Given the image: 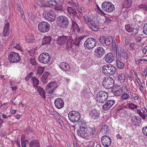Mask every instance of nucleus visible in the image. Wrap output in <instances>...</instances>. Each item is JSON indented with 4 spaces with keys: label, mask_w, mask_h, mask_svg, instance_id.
<instances>
[{
    "label": "nucleus",
    "mask_w": 147,
    "mask_h": 147,
    "mask_svg": "<svg viewBox=\"0 0 147 147\" xmlns=\"http://www.w3.org/2000/svg\"><path fill=\"white\" fill-rule=\"evenodd\" d=\"M57 39V43L60 45H62L65 44L67 42L66 48L69 50L74 46H78L80 40L84 38L83 37L77 38L76 36L74 34L67 36H62L59 37Z\"/></svg>",
    "instance_id": "1"
},
{
    "label": "nucleus",
    "mask_w": 147,
    "mask_h": 147,
    "mask_svg": "<svg viewBox=\"0 0 147 147\" xmlns=\"http://www.w3.org/2000/svg\"><path fill=\"white\" fill-rule=\"evenodd\" d=\"M77 130V134L78 136L83 138H92L94 136L97 131L95 127L93 128H86L80 127Z\"/></svg>",
    "instance_id": "2"
},
{
    "label": "nucleus",
    "mask_w": 147,
    "mask_h": 147,
    "mask_svg": "<svg viewBox=\"0 0 147 147\" xmlns=\"http://www.w3.org/2000/svg\"><path fill=\"white\" fill-rule=\"evenodd\" d=\"M83 18L84 24L88 25L89 28L94 31H98V22L95 17H89L85 14Z\"/></svg>",
    "instance_id": "3"
},
{
    "label": "nucleus",
    "mask_w": 147,
    "mask_h": 147,
    "mask_svg": "<svg viewBox=\"0 0 147 147\" xmlns=\"http://www.w3.org/2000/svg\"><path fill=\"white\" fill-rule=\"evenodd\" d=\"M42 16L45 19L50 22L54 21L56 18V14L54 11L51 9L44 10Z\"/></svg>",
    "instance_id": "4"
},
{
    "label": "nucleus",
    "mask_w": 147,
    "mask_h": 147,
    "mask_svg": "<svg viewBox=\"0 0 147 147\" xmlns=\"http://www.w3.org/2000/svg\"><path fill=\"white\" fill-rule=\"evenodd\" d=\"M58 25L61 28H66L69 24V21L68 18L64 16H61L58 17L57 18Z\"/></svg>",
    "instance_id": "5"
},
{
    "label": "nucleus",
    "mask_w": 147,
    "mask_h": 147,
    "mask_svg": "<svg viewBox=\"0 0 147 147\" xmlns=\"http://www.w3.org/2000/svg\"><path fill=\"white\" fill-rule=\"evenodd\" d=\"M126 30L129 32H131L133 35H136L138 33L139 28L134 22L125 26Z\"/></svg>",
    "instance_id": "6"
},
{
    "label": "nucleus",
    "mask_w": 147,
    "mask_h": 147,
    "mask_svg": "<svg viewBox=\"0 0 147 147\" xmlns=\"http://www.w3.org/2000/svg\"><path fill=\"white\" fill-rule=\"evenodd\" d=\"M108 94L107 92L101 91L98 92L96 95V100L97 102L100 103H104L108 99Z\"/></svg>",
    "instance_id": "7"
},
{
    "label": "nucleus",
    "mask_w": 147,
    "mask_h": 147,
    "mask_svg": "<svg viewBox=\"0 0 147 147\" xmlns=\"http://www.w3.org/2000/svg\"><path fill=\"white\" fill-rule=\"evenodd\" d=\"M81 115L79 112L76 111H72L68 114L69 120L72 122L74 123L79 120Z\"/></svg>",
    "instance_id": "8"
},
{
    "label": "nucleus",
    "mask_w": 147,
    "mask_h": 147,
    "mask_svg": "<svg viewBox=\"0 0 147 147\" xmlns=\"http://www.w3.org/2000/svg\"><path fill=\"white\" fill-rule=\"evenodd\" d=\"M104 87L107 89H111L114 86V82L113 79L110 76L104 78L102 81Z\"/></svg>",
    "instance_id": "9"
},
{
    "label": "nucleus",
    "mask_w": 147,
    "mask_h": 147,
    "mask_svg": "<svg viewBox=\"0 0 147 147\" xmlns=\"http://www.w3.org/2000/svg\"><path fill=\"white\" fill-rule=\"evenodd\" d=\"M102 8L105 11L111 13L115 9L114 5L110 2H104L102 4Z\"/></svg>",
    "instance_id": "10"
},
{
    "label": "nucleus",
    "mask_w": 147,
    "mask_h": 147,
    "mask_svg": "<svg viewBox=\"0 0 147 147\" xmlns=\"http://www.w3.org/2000/svg\"><path fill=\"white\" fill-rule=\"evenodd\" d=\"M96 41L92 38H88L84 44V47L86 49H90L93 48L96 45Z\"/></svg>",
    "instance_id": "11"
},
{
    "label": "nucleus",
    "mask_w": 147,
    "mask_h": 147,
    "mask_svg": "<svg viewBox=\"0 0 147 147\" xmlns=\"http://www.w3.org/2000/svg\"><path fill=\"white\" fill-rule=\"evenodd\" d=\"M8 59L11 63H17L20 60V58L19 54L14 52H10L9 54Z\"/></svg>",
    "instance_id": "12"
},
{
    "label": "nucleus",
    "mask_w": 147,
    "mask_h": 147,
    "mask_svg": "<svg viewBox=\"0 0 147 147\" xmlns=\"http://www.w3.org/2000/svg\"><path fill=\"white\" fill-rule=\"evenodd\" d=\"M50 27L49 24L46 22H42L38 25L39 31L43 33L48 32L50 29Z\"/></svg>",
    "instance_id": "13"
},
{
    "label": "nucleus",
    "mask_w": 147,
    "mask_h": 147,
    "mask_svg": "<svg viewBox=\"0 0 147 147\" xmlns=\"http://www.w3.org/2000/svg\"><path fill=\"white\" fill-rule=\"evenodd\" d=\"M51 59L50 56L48 53H44L41 54L38 57L40 62L42 63L47 64L48 63Z\"/></svg>",
    "instance_id": "14"
},
{
    "label": "nucleus",
    "mask_w": 147,
    "mask_h": 147,
    "mask_svg": "<svg viewBox=\"0 0 147 147\" xmlns=\"http://www.w3.org/2000/svg\"><path fill=\"white\" fill-rule=\"evenodd\" d=\"M72 7L69 6L67 7V10L71 17V20L73 19L74 20H78L80 16L79 13L72 9Z\"/></svg>",
    "instance_id": "15"
},
{
    "label": "nucleus",
    "mask_w": 147,
    "mask_h": 147,
    "mask_svg": "<svg viewBox=\"0 0 147 147\" xmlns=\"http://www.w3.org/2000/svg\"><path fill=\"white\" fill-rule=\"evenodd\" d=\"M101 141L102 145L105 147L109 146L111 142V138L107 135L103 136L101 138Z\"/></svg>",
    "instance_id": "16"
},
{
    "label": "nucleus",
    "mask_w": 147,
    "mask_h": 147,
    "mask_svg": "<svg viewBox=\"0 0 147 147\" xmlns=\"http://www.w3.org/2000/svg\"><path fill=\"white\" fill-rule=\"evenodd\" d=\"M57 84L54 81L49 82L46 87L48 92L50 94L52 93L55 89L57 87Z\"/></svg>",
    "instance_id": "17"
},
{
    "label": "nucleus",
    "mask_w": 147,
    "mask_h": 147,
    "mask_svg": "<svg viewBox=\"0 0 147 147\" xmlns=\"http://www.w3.org/2000/svg\"><path fill=\"white\" fill-rule=\"evenodd\" d=\"M118 58H120L121 60L127 59L128 58V55L126 49L122 48L120 50L119 53L117 54Z\"/></svg>",
    "instance_id": "18"
},
{
    "label": "nucleus",
    "mask_w": 147,
    "mask_h": 147,
    "mask_svg": "<svg viewBox=\"0 0 147 147\" xmlns=\"http://www.w3.org/2000/svg\"><path fill=\"white\" fill-rule=\"evenodd\" d=\"M100 113L96 109H93L90 111L89 115L91 119L97 121L99 118Z\"/></svg>",
    "instance_id": "19"
},
{
    "label": "nucleus",
    "mask_w": 147,
    "mask_h": 147,
    "mask_svg": "<svg viewBox=\"0 0 147 147\" xmlns=\"http://www.w3.org/2000/svg\"><path fill=\"white\" fill-rule=\"evenodd\" d=\"M105 52V50L102 47H97L95 51V56L98 58H101Z\"/></svg>",
    "instance_id": "20"
},
{
    "label": "nucleus",
    "mask_w": 147,
    "mask_h": 147,
    "mask_svg": "<svg viewBox=\"0 0 147 147\" xmlns=\"http://www.w3.org/2000/svg\"><path fill=\"white\" fill-rule=\"evenodd\" d=\"M104 59L106 63H111L114 61L115 56L113 53L110 52L105 56Z\"/></svg>",
    "instance_id": "21"
},
{
    "label": "nucleus",
    "mask_w": 147,
    "mask_h": 147,
    "mask_svg": "<svg viewBox=\"0 0 147 147\" xmlns=\"http://www.w3.org/2000/svg\"><path fill=\"white\" fill-rule=\"evenodd\" d=\"M51 76L50 74L48 72L45 71L41 77V80L44 84H46L49 80L51 79Z\"/></svg>",
    "instance_id": "22"
},
{
    "label": "nucleus",
    "mask_w": 147,
    "mask_h": 147,
    "mask_svg": "<svg viewBox=\"0 0 147 147\" xmlns=\"http://www.w3.org/2000/svg\"><path fill=\"white\" fill-rule=\"evenodd\" d=\"M54 104L55 107L58 109L62 108L64 105V102L63 100L60 98L56 99L55 100Z\"/></svg>",
    "instance_id": "23"
},
{
    "label": "nucleus",
    "mask_w": 147,
    "mask_h": 147,
    "mask_svg": "<svg viewBox=\"0 0 147 147\" xmlns=\"http://www.w3.org/2000/svg\"><path fill=\"white\" fill-rule=\"evenodd\" d=\"M115 101L114 100H109L102 107L104 110L106 111L109 109L115 104Z\"/></svg>",
    "instance_id": "24"
},
{
    "label": "nucleus",
    "mask_w": 147,
    "mask_h": 147,
    "mask_svg": "<svg viewBox=\"0 0 147 147\" xmlns=\"http://www.w3.org/2000/svg\"><path fill=\"white\" fill-rule=\"evenodd\" d=\"M117 40L115 38H113L111 36H109L106 38V45L107 46H110L112 45L113 46H114V44Z\"/></svg>",
    "instance_id": "25"
},
{
    "label": "nucleus",
    "mask_w": 147,
    "mask_h": 147,
    "mask_svg": "<svg viewBox=\"0 0 147 147\" xmlns=\"http://www.w3.org/2000/svg\"><path fill=\"white\" fill-rule=\"evenodd\" d=\"M112 90L115 95L116 96H119L122 92L121 87L119 86H115Z\"/></svg>",
    "instance_id": "26"
},
{
    "label": "nucleus",
    "mask_w": 147,
    "mask_h": 147,
    "mask_svg": "<svg viewBox=\"0 0 147 147\" xmlns=\"http://www.w3.org/2000/svg\"><path fill=\"white\" fill-rule=\"evenodd\" d=\"M10 32V28L9 23L6 22L5 23L3 31V35L4 36H9Z\"/></svg>",
    "instance_id": "27"
},
{
    "label": "nucleus",
    "mask_w": 147,
    "mask_h": 147,
    "mask_svg": "<svg viewBox=\"0 0 147 147\" xmlns=\"http://www.w3.org/2000/svg\"><path fill=\"white\" fill-rule=\"evenodd\" d=\"M11 47L15 49L20 51L22 50V47L20 45V44L15 39H13L11 44Z\"/></svg>",
    "instance_id": "28"
},
{
    "label": "nucleus",
    "mask_w": 147,
    "mask_h": 147,
    "mask_svg": "<svg viewBox=\"0 0 147 147\" xmlns=\"http://www.w3.org/2000/svg\"><path fill=\"white\" fill-rule=\"evenodd\" d=\"M51 38L50 36H45L43 38L42 40V45H46L47 47L49 45L51 41Z\"/></svg>",
    "instance_id": "29"
},
{
    "label": "nucleus",
    "mask_w": 147,
    "mask_h": 147,
    "mask_svg": "<svg viewBox=\"0 0 147 147\" xmlns=\"http://www.w3.org/2000/svg\"><path fill=\"white\" fill-rule=\"evenodd\" d=\"M60 68L63 71H69L70 69V67L69 65L65 62L61 63L59 65Z\"/></svg>",
    "instance_id": "30"
},
{
    "label": "nucleus",
    "mask_w": 147,
    "mask_h": 147,
    "mask_svg": "<svg viewBox=\"0 0 147 147\" xmlns=\"http://www.w3.org/2000/svg\"><path fill=\"white\" fill-rule=\"evenodd\" d=\"M131 122L134 124H136V123H139L141 121V117L139 116H137L135 115H133L131 117Z\"/></svg>",
    "instance_id": "31"
},
{
    "label": "nucleus",
    "mask_w": 147,
    "mask_h": 147,
    "mask_svg": "<svg viewBox=\"0 0 147 147\" xmlns=\"http://www.w3.org/2000/svg\"><path fill=\"white\" fill-rule=\"evenodd\" d=\"M29 145L30 147H40V143L36 140H31Z\"/></svg>",
    "instance_id": "32"
},
{
    "label": "nucleus",
    "mask_w": 147,
    "mask_h": 147,
    "mask_svg": "<svg viewBox=\"0 0 147 147\" xmlns=\"http://www.w3.org/2000/svg\"><path fill=\"white\" fill-rule=\"evenodd\" d=\"M109 75L110 76L113 75L116 72V68L113 65L109 64Z\"/></svg>",
    "instance_id": "33"
},
{
    "label": "nucleus",
    "mask_w": 147,
    "mask_h": 147,
    "mask_svg": "<svg viewBox=\"0 0 147 147\" xmlns=\"http://www.w3.org/2000/svg\"><path fill=\"white\" fill-rule=\"evenodd\" d=\"M71 20L72 22V27H73L75 30L76 29L77 31L79 32L80 30L79 26L77 23V22L78 20H74L73 19H72Z\"/></svg>",
    "instance_id": "34"
},
{
    "label": "nucleus",
    "mask_w": 147,
    "mask_h": 147,
    "mask_svg": "<svg viewBox=\"0 0 147 147\" xmlns=\"http://www.w3.org/2000/svg\"><path fill=\"white\" fill-rule=\"evenodd\" d=\"M116 63L117 67L119 69H122L124 67V63L119 60H117Z\"/></svg>",
    "instance_id": "35"
},
{
    "label": "nucleus",
    "mask_w": 147,
    "mask_h": 147,
    "mask_svg": "<svg viewBox=\"0 0 147 147\" xmlns=\"http://www.w3.org/2000/svg\"><path fill=\"white\" fill-rule=\"evenodd\" d=\"M126 78L125 74L123 73L119 74L118 76V81L121 83L123 82L125 80Z\"/></svg>",
    "instance_id": "36"
},
{
    "label": "nucleus",
    "mask_w": 147,
    "mask_h": 147,
    "mask_svg": "<svg viewBox=\"0 0 147 147\" xmlns=\"http://www.w3.org/2000/svg\"><path fill=\"white\" fill-rule=\"evenodd\" d=\"M37 90L39 92L41 96L43 98H45V92L44 90L40 86H38Z\"/></svg>",
    "instance_id": "37"
},
{
    "label": "nucleus",
    "mask_w": 147,
    "mask_h": 147,
    "mask_svg": "<svg viewBox=\"0 0 147 147\" xmlns=\"http://www.w3.org/2000/svg\"><path fill=\"white\" fill-rule=\"evenodd\" d=\"M31 79L33 82V86L35 88H37V86L39 84V80L35 77H32Z\"/></svg>",
    "instance_id": "38"
},
{
    "label": "nucleus",
    "mask_w": 147,
    "mask_h": 147,
    "mask_svg": "<svg viewBox=\"0 0 147 147\" xmlns=\"http://www.w3.org/2000/svg\"><path fill=\"white\" fill-rule=\"evenodd\" d=\"M109 65H104L102 68V72L105 75H109L108 72H109Z\"/></svg>",
    "instance_id": "39"
},
{
    "label": "nucleus",
    "mask_w": 147,
    "mask_h": 147,
    "mask_svg": "<svg viewBox=\"0 0 147 147\" xmlns=\"http://www.w3.org/2000/svg\"><path fill=\"white\" fill-rule=\"evenodd\" d=\"M54 7V9L55 11H62L63 10L62 4H55Z\"/></svg>",
    "instance_id": "40"
},
{
    "label": "nucleus",
    "mask_w": 147,
    "mask_h": 147,
    "mask_svg": "<svg viewBox=\"0 0 147 147\" xmlns=\"http://www.w3.org/2000/svg\"><path fill=\"white\" fill-rule=\"evenodd\" d=\"M34 38L33 35H31L26 38V41L27 43H32L33 42Z\"/></svg>",
    "instance_id": "41"
},
{
    "label": "nucleus",
    "mask_w": 147,
    "mask_h": 147,
    "mask_svg": "<svg viewBox=\"0 0 147 147\" xmlns=\"http://www.w3.org/2000/svg\"><path fill=\"white\" fill-rule=\"evenodd\" d=\"M100 42L102 44L106 45V38L103 36H100L99 39Z\"/></svg>",
    "instance_id": "42"
},
{
    "label": "nucleus",
    "mask_w": 147,
    "mask_h": 147,
    "mask_svg": "<svg viewBox=\"0 0 147 147\" xmlns=\"http://www.w3.org/2000/svg\"><path fill=\"white\" fill-rule=\"evenodd\" d=\"M109 129L108 126L106 125H104L102 127L101 129V131L105 133H107L109 131Z\"/></svg>",
    "instance_id": "43"
},
{
    "label": "nucleus",
    "mask_w": 147,
    "mask_h": 147,
    "mask_svg": "<svg viewBox=\"0 0 147 147\" xmlns=\"http://www.w3.org/2000/svg\"><path fill=\"white\" fill-rule=\"evenodd\" d=\"M44 71V68L41 67H38L37 70V73L41 75Z\"/></svg>",
    "instance_id": "44"
},
{
    "label": "nucleus",
    "mask_w": 147,
    "mask_h": 147,
    "mask_svg": "<svg viewBox=\"0 0 147 147\" xmlns=\"http://www.w3.org/2000/svg\"><path fill=\"white\" fill-rule=\"evenodd\" d=\"M78 125L80 126L79 128L80 127L82 126L83 127H85V126L86 125V122L84 120H81L79 121L78 122Z\"/></svg>",
    "instance_id": "45"
},
{
    "label": "nucleus",
    "mask_w": 147,
    "mask_h": 147,
    "mask_svg": "<svg viewBox=\"0 0 147 147\" xmlns=\"http://www.w3.org/2000/svg\"><path fill=\"white\" fill-rule=\"evenodd\" d=\"M67 4H69L70 6H68L69 7H72V9H73V8H74L75 7H77V5L74 3L73 1H68L67 2Z\"/></svg>",
    "instance_id": "46"
},
{
    "label": "nucleus",
    "mask_w": 147,
    "mask_h": 147,
    "mask_svg": "<svg viewBox=\"0 0 147 147\" xmlns=\"http://www.w3.org/2000/svg\"><path fill=\"white\" fill-rule=\"evenodd\" d=\"M28 15L29 18L32 21L35 20L36 18L34 15L31 12H29Z\"/></svg>",
    "instance_id": "47"
},
{
    "label": "nucleus",
    "mask_w": 147,
    "mask_h": 147,
    "mask_svg": "<svg viewBox=\"0 0 147 147\" xmlns=\"http://www.w3.org/2000/svg\"><path fill=\"white\" fill-rule=\"evenodd\" d=\"M115 42V43L114 44V47L115 48V49L116 50V57H117V54L119 53L120 51L119 50V47L118 46V45L117 43H116V42Z\"/></svg>",
    "instance_id": "48"
},
{
    "label": "nucleus",
    "mask_w": 147,
    "mask_h": 147,
    "mask_svg": "<svg viewBox=\"0 0 147 147\" xmlns=\"http://www.w3.org/2000/svg\"><path fill=\"white\" fill-rule=\"evenodd\" d=\"M139 8L144 9L146 11H147V2L139 5Z\"/></svg>",
    "instance_id": "49"
},
{
    "label": "nucleus",
    "mask_w": 147,
    "mask_h": 147,
    "mask_svg": "<svg viewBox=\"0 0 147 147\" xmlns=\"http://www.w3.org/2000/svg\"><path fill=\"white\" fill-rule=\"evenodd\" d=\"M81 95L83 97L86 98L88 96V94L86 90H84L81 92Z\"/></svg>",
    "instance_id": "50"
},
{
    "label": "nucleus",
    "mask_w": 147,
    "mask_h": 147,
    "mask_svg": "<svg viewBox=\"0 0 147 147\" xmlns=\"http://www.w3.org/2000/svg\"><path fill=\"white\" fill-rule=\"evenodd\" d=\"M128 107L131 109H137L138 106L134 103H130L128 105Z\"/></svg>",
    "instance_id": "51"
},
{
    "label": "nucleus",
    "mask_w": 147,
    "mask_h": 147,
    "mask_svg": "<svg viewBox=\"0 0 147 147\" xmlns=\"http://www.w3.org/2000/svg\"><path fill=\"white\" fill-rule=\"evenodd\" d=\"M132 0H127L126 2V4H127V6L126 7H129L131 5V3Z\"/></svg>",
    "instance_id": "52"
},
{
    "label": "nucleus",
    "mask_w": 147,
    "mask_h": 147,
    "mask_svg": "<svg viewBox=\"0 0 147 147\" xmlns=\"http://www.w3.org/2000/svg\"><path fill=\"white\" fill-rule=\"evenodd\" d=\"M142 131L144 135L147 136V125L143 127Z\"/></svg>",
    "instance_id": "53"
},
{
    "label": "nucleus",
    "mask_w": 147,
    "mask_h": 147,
    "mask_svg": "<svg viewBox=\"0 0 147 147\" xmlns=\"http://www.w3.org/2000/svg\"><path fill=\"white\" fill-rule=\"evenodd\" d=\"M143 32L144 34L147 35V23L145 24L144 26Z\"/></svg>",
    "instance_id": "54"
},
{
    "label": "nucleus",
    "mask_w": 147,
    "mask_h": 147,
    "mask_svg": "<svg viewBox=\"0 0 147 147\" xmlns=\"http://www.w3.org/2000/svg\"><path fill=\"white\" fill-rule=\"evenodd\" d=\"M47 2L51 6L54 7L55 5V1H53L51 0H49L47 1Z\"/></svg>",
    "instance_id": "55"
},
{
    "label": "nucleus",
    "mask_w": 147,
    "mask_h": 147,
    "mask_svg": "<svg viewBox=\"0 0 147 147\" xmlns=\"http://www.w3.org/2000/svg\"><path fill=\"white\" fill-rule=\"evenodd\" d=\"M129 98V96L127 94H124L121 96V98L123 100H126Z\"/></svg>",
    "instance_id": "56"
},
{
    "label": "nucleus",
    "mask_w": 147,
    "mask_h": 147,
    "mask_svg": "<svg viewBox=\"0 0 147 147\" xmlns=\"http://www.w3.org/2000/svg\"><path fill=\"white\" fill-rule=\"evenodd\" d=\"M20 11V15H21L22 16V18H23L24 20L25 21L26 20V18H25V16L24 15V13L23 11H22V10H20L19 11Z\"/></svg>",
    "instance_id": "57"
},
{
    "label": "nucleus",
    "mask_w": 147,
    "mask_h": 147,
    "mask_svg": "<svg viewBox=\"0 0 147 147\" xmlns=\"http://www.w3.org/2000/svg\"><path fill=\"white\" fill-rule=\"evenodd\" d=\"M55 4H63V0H54Z\"/></svg>",
    "instance_id": "58"
},
{
    "label": "nucleus",
    "mask_w": 147,
    "mask_h": 147,
    "mask_svg": "<svg viewBox=\"0 0 147 147\" xmlns=\"http://www.w3.org/2000/svg\"><path fill=\"white\" fill-rule=\"evenodd\" d=\"M14 142L16 143V144L18 146V147H21L20 141L19 139H17V140H15Z\"/></svg>",
    "instance_id": "59"
},
{
    "label": "nucleus",
    "mask_w": 147,
    "mask_h": 147,
    "mask_svg": "<svg viewBox=\"0 0 147 147\" xmlns=\"http://www.w3.org/2000/svg\"><path fill=\"white\" fill-rule=\"evenodd\" d=\"M142 75L143 76H146L147 75V71L146 69H144V71L142 72Z\"/></svg>",
    "instance_id": "60"
},
{
    "label": "nucleus",
    "mask_w": 147,
    "mask_h": 147,
    "mask_svg": "<svg viewBox=\"0 0 147 147\" xmlns=\"http://www.w3.org/2000/svg\"><path fill=\"white\" fill-rule=\"evenodd\" d=\"M134 43H131L129 45V47L130 49L132 50L134 49Z\"/></svg>",
    "instance_id": "61"
},
{
    "label": "nucleus",
    "mask_w": 147,
    "mask_h": 147,
    "mask_svg": "<svg viewBox=\"0 0 147 147\" xmlns=\"http://www.w3.org/2000/svg\"><path fill=\"white\" fill-rule=\"evenodd\" d=\"M30 62L32 65H34L36 64L35 60L34 59H31L30 60Z\"/></svg>",
    "instance_id": "62"
},
{
    "label": "nucleus",
    "mask_w": 147,
    "mask_h": 147,
    "mask_svg": "<svg viewBox=\"0 0 147 147\" xmlns=\"http://www.w3.org/2000/svg\"><path fill=\"white\" fill-rule=\"evenodd\" d=\"M25 136L24 135L22 134L21 136V142H24L25 139Z\"/></svg>",
    "instance_id": "63"
},
{
    "label": "nucleus",
    "mask_w": 147,
    "mask_h": 147,
    "mask_svg": "<svg viewBox=\"0 0 147 147\" xmlns=\"http://www.w3.org/2000/svg\"><path fill=\"white\" fill-rule=\"evenodd\" d=\"M124 108V107L123 106H121L119 107L117 109L116 111H120L122 110Z\"/></svg>",
    "instance_id": "64"
}]
</instances>
